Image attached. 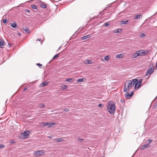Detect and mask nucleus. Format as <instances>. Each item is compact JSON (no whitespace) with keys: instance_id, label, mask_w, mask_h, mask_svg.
Returning a JSON list of instances; mask_svg holds the SVG:
<instances>
[{"instance_id":"nucleus-1","label":"nucleus","mask_w":157,"mask_h":157,"mask_svg":"<svg viewBox=\"0 0 157 157\" xmlns=\"http://www.w3.org/2000/svg\"><path fill=\"white\" fill-rule=\"evenodd\" d=\"M138 81L137 79H133L132 81H127L125 83L124 87V91L126 92L128 90H130L133 87L134 85Z\"/></svg>"},{"instance_id":"nucleus-2","label":"nucleus","mask_w":157,"mask_h":157,"mask_svg":"<svg viewBox=\"0 0 157 157\" xmlns=\"http://www.w3.org/2000/svg\"><path fill=\"white\" fill-rule=\"evenodd\" d=\"M115 106L114 104L109 102L107 105V109L108 112L111 114H113L115 111Z\"/></svg>"},{"instance_id":"nucleus-3","label":"nucleus","mask_w":157,"mask_h":157,"mask_svg":"<svg viewBox=\"0 0 157 157\" xmlns=\"http://www.w3.org/2000/svg\"><path fill=\"white\" fill-rule=\"evenodd\" d=\"M31 132L30 131H26L21 134V137L23 139H26L28 138L29 136V133Z\"/></svg>"},{"instance_id":"nucleus-4","label":"nucleus","mask_w":157,"mask_h":157,"mask_svg":"<svg viewBox=\"0 0 157 157\" xmlns=\"http://www.w3.org/2000/svg\"><path fill=\"white\" fill-rule=\"evenodd\" d=\"M44 152L43 151H38L36 152H35L34 153V155L36 157H38L39 155H43Z\"/></svg>"},{"instance_id":"nucleus-5","label":"nucleus","mask_w":157,"mask_h":157,"mask_svg":"<svg viewBox=\"0 0 157 157\" xmlns=\"http://www.w3.org/2000/svg\"><path fill=\"white\" fill-rule=\"evenodd\" d=\"M140 56H142L146 55L148 54V52L147 51L144 50H140Z\"/></svg>"},{"instance_id":"nucleus-6","label":"nucleus","mask_w":157,"mask_h":157,"mask_svg":"<svg viewBox=\"0 0 157 157\" xmlns=\"http://www.w3.org/2000/svg\"><path fill=\"white\" fill-rule=\"evenodd\" d=\"M154 70V69H152V68H151L150 69H148L147 71L146 76H147L148 75H150L151 74L153 73Z\"/></svg>"},{"instance_id":"nucleus-7","label":"nucleus","mask_w":157,"mask_h":157,"mask_svg":"<svg viewBox=\"0 0 157 157\" xmlns=\"http://www.w3.org/2000/svg\"><path fill=\"white\" fill-rule=\"evenodd\" d=\"M133 58H136L139 56H140V51L139 50L136 52L135 53L133 54Z\"/></svg>"},{"instance_id":"nucleus-8","label":"nucleus","mask_w":157,"mask_h":157,"mask_svg":"<svg viewBox=\"0 0 157 157\" xmlns=\"http://www.w3.org/2000/svg\"><path fill=\"white\" fill-rule=\"evenodd\" d=\"M133 95V92L132 91L131 94H130L129 93H126V94L125 97L127 99H129Z\"/></svg>"},{"instance_id":"nucleus-9","label":"nucleus","mask_w":157,"mask_h":157,"mask_svg":"<svg viewBox=\"0 0 157 157\" xmlns=\"http://www.w3.org/2000/svg\"><path fill=\"white\" fill-rule=\"evenodd\" d=\"M141 86V84L137 82L135 83V88L136 89H138Z\"/></svg>"},{"instance_id":"nucleus-10","label":"nucleus","mask_w":157,"mask_h":157,"mask_svg":"<svg viewBox=\"0 0 157 157\" xmlns=\"http://www.w3.org/2000/svg\"><path fill=\"white\" fill-rule=\"evenodd\" d=\"M149 146H150L149 144H144V145L140 147V148L142 150H143L145 148L148 147H149Z\"/></svg>"},{"instance_id":"nucleus-11","label":"nucleus","mask_w":157,"mask_h":157,"mask_svg":"<svg viewBox=\"0 0 157 157\" xmlns=\"http://www.w3.org/2000/svg\"><path fill=\"white\" fill-rule=\"evenodd\" d=\"M48 82H44L43 83L40 84V87H44L47 85H48Z\"/></svg>"},{"instance_id":"nucleus-12","label":"nucleus","mask_w":157,"mask_h":157,"mask_svg":"<svg viewBox=\"0 0 157 157\" xmlns=\"http://www.w3.org/2000/svg\"><path fill=\"white\" fill-rule=\"evenodd\" d=\"M91 37L90 35H87L86 36H83L82 37V40H86L88 39V38H90Z\"/></svg>"},{"instance_id":"nucleus-13","label":"nucleus","mask_w":157,"mask_h":157,"mask_svg":"<svg viewBox=\"0 0 157 157\" xmlns=\"http://www.w3.org/2000/svg\"><path fill=\"white\" fill-rule=\"evenodd\" d=\"M142 17V15L141 14L136 15L134 17L135 19H140Z\"/></svg>"},{"instance_id":"nucleus-14","label":"nucleus","mask_w":157,"mask_h":157,"mask_svg":"<svg viewBox=\"0 0 157 157\" xmlns=\"http://www.w3.org/2000/svg\"><path fill=\"white\" fill-rule=\"evenodd\" d=\"M122 30V29H117L115 30H114L113 31V32L114 33H121V32Z\"/></svg>"},{"instance_id":"nucleus-15","label":"nucleus","mask_w":157,"mask_h":157,"mask_svg":"<svg viewBox=\"0 0 157 157\" xmlns=\"http://www.w3.org/2000/svg\"><path fill=\"white\" fill-rule=\"evenodd\" d=\"M40 7L43 8H46L47 6L46 5L44 2H41Z\"/></svg>"},{"instance_id":"nucleus-16","label":"nucleus","mask_w":157,"mask_h":157,"mask_svg":"<svg viewBox=\"0 0 157 157\" xmlns=\"http://www.w3.org/2000/svg\"><path fill=\"white\" fill-rule=\"evenodd\" d=\"M85 63L86 64H90L92 63V62L91 60H88V59H86L85 61Z\"/></svg>"},{"instance_id":"nucleus-17","label":"nucleus","mask_w":157,"mask_h":157,"mask_svg":"<svg viewBox=\"0 0 157 157\" xmlns=\"http://www.w3.org/2000/svg\"><path fill=\"white\" fill-rule=\"evenodd\" d=\"M86 78H82L78 79L77 80V82H80L84 81V80H86Z\"/></svg>"},{"instance_id":"nucleus-18","label":"nucleus","mask_w":157,"mask_h":157,"mask_svg":"<svg viewBox=\"0 0 157 157\" xmlns=\"http://www.w3.org/2000/svg\"><path fill=\"white\" fill-rule=\"evenodd\" d=\"M59 53H58V54H56V55H55L52 58V60H51L49 63H50V62L53 60V59H56V58L58 57L59 56Z\"/></svg>"},{"instance_id":"nucleus-19","label":"nucleus","mask_w":157,"mask_h":157,"mask_svg":"<svg viewBox=\"0 0 157 157\" xmlns=\"http://www.w3.org/2000/svg\"><path fill=\"white\" fill-rule=\"evenodd\" d=\"M128 20H126L125 21H121V24H128Z\"/></svg>"},{"instance_id":"nucleus-20","label":"nucleus","mask_w":157,"mask_h":157,"mask_svg":"<svg viewBox=\"0 0 157 157\" xmlns=\"http://www.w3.org/2000/svg\"><path fill=\"white\" fill-rule=\"evenodd\" d=\"M44 105L43 103H40L38 105V107L40 108H42L44 107Z\"/></svg>"},{"instance_id":"nucleus-21","label":"nucleus","mask_w":157,"mask_h":157,"mask_svg":"<svg viewBox=\"0 0 157 157\" xmlns=\"http://www.w3.org/2000/svg\"><path fill=\"white\" fill-rule=\"evenodd\" d=\"M5 44V43L4 41H0V48H2V46L4 45Z\"/></svg>"},{"instance_id":"nucleus-22","label":"nucleus","mask_w":157,"mask_h":157,"mask_svg":"<svg viewBox=\"0 0 157 157\" xmlns=\"http://www.w3.org/2000/svg\"><path fill=\"white\" fill-rule=\"evenodd\" d=\"M23 29L25 31V32L27 33H30V31L29 30V29H28L27 28H23Z\"/></svg>"},{"instance_id":"nucleus-23","label":"nucleus","mask_w":157,"mask_h":157,"mask_svg":"<svg viewBox=\"0 0 157 157\" xmlns=\"http://www.w3.org/2000/svg\"><path fill=\"white\" fill-rule=\"evenodd\" d=\"M31 7L32 9H35L38 10L37 9V7L36 5H32Z\"/></svg>"},{"instance_id":"nucleus-24","label":"nucleus","mask_w":157,"mask_h":157,"mask_svg":"<svg viewBox=\"0 0 157 157\" xmlns=\"http://www.w3.org/2000/svg\"><path fill=\"white\" fill-rule=\"evenodd\" d=\"M54 140L57 142H60L62 141H63L62 139V138H60V139H55Z\"/></svg>"},{"instance_id":"nucleus-25","label":"nucleus","mask_w":157,"mask_h":157,"mask_svg":"<svg viewBox=\"0 0 157 157\" xmlns=\"http://www.w3.org/2000/svg\"><path fill=\"white\" fill-rule=\"evenodd\" d=\"M10 25L13 28H15L17 26V24L15 23H11Z\"/></svg>"},{"instance_id":"nucleus-26","label":"nucleus","mask_w":157,"mask_h":157,"mask_svg":"<svg viewBox=\"0 0 157 157\" xmlns=\"http://www.w3.org/2000/svg\"><path fill=\"white\" fill-rule=\"evenodd\" d=\"M123 56V55L122 54H120L119 55H117L116 56V57L117 58H120L122 57Z\"/></svg>"},{"instance_id":"nucleus-27","label":"nucleus","mask_w":157,"mask_h":157,"mask_svg":"<svg viewBox=\"0 0 157 157\" xmlns=\"http://www.w3.org/2000/svg\"><path fill=\"white\" fill-rule=\"evenodd\" d=\"M55 125V123H49V125L48 126V127L52 126L53 125Z\"/></svg>"},{"instance_id":"nucleus-28","label":"nucleus","mask_w":157,"mask_h":157,"mask_svg":"<svg viewBox=\"0 0 157 157\" xmlns=\"http://www.w3.org/2000/svg\"><path fill=\"white\" fill-rule=\"evenodd\" d=\"M42 124H43L42 125V126H48L49 125V123H43Z\"/></svg>"},{"instance_id":"nucleus-29","label":"nucleus","mask_w":157,"mask_h":157,"mask_svg":"<svg viewBox=\"0 0 157 157\" xmlns=\"http://www.w3.org/2000/svg\"><path fill=\"white\" fill-rule=\"evenodd\" d=\"M66 81L69 82H71L73 80V79L71 78H68L66 80Z\"/></svg>"},{"instance_id":"nucleus-30","label":"nucleus","mask_w":157,"mask_h":157,"mask_svg":"<svg viewBox=\"0 0 157 157\" xmlns=\"http://www.w3.org/2000/svg\"><path fill=\"white\" fill-rule=\"evenodd\" d=\"M146 36V35L144 34V33H141L140 35V37H144Z\"/></svg>"},{"instance_id":"nucleus-31","label":"nucleus","mask_w":157,"mask_h":157,"mask_svg":"<svg viewBox=\"0 0 157 157\" xmlns=\"http://www.w3.org/2000/svg\"><path fill=\"white\" fill-rule=\"evenodd\" d=\"M142 81H143V79H140L139 80V81L138 82L137 81V82H138L139 83L141 84L142 83Z\"/></svg>"},{"instance_id":"nucleus-32","label":"nucleus","mask_w":157,"mask_h":157,"mask_svg":"<svg viewBox=\"0 0 157 157\" xmlns=\"http://www.w3.org/2000/svg\"><path fill=\"white\" fill-rule=\"evenodd\" d=\"M105 60H108L109 59V57L108 56H106L105 57Z\"/></svg>"},{"instance_id":"nucleus-33","label":"nucleus","mask_w":157,"mask_h":157,"mask_svg":"<svg viewBox=\"0 0 157 157\" xmlns=\"http://www.w3.org/2000/svg\"><path fill=\"white\" fill-rule=\"evenodd\" d=\"M62 88L63 89H66L68 88V86L67 85H64Z\"/></svg>"},{"instance_id":"nucleus-34","label":"nucleus","mask_w":157,"mask_h":157,"mask_svg":"<svg viewBox=\"0 0 157 157\" xmlns=\"http://www.w3.org/2000/svg\"><path fill=\"white\" fill-rule=\"evenodd\" d=\"M5 147V146L4 145H2L0 144V148H4Z\"/></svg>"},{"instance_id":"nucleus-35","label":"nucleus","mask_w":157,"mask_h":157,"mask_svg":"<svg viewBox=\"0 0 157 157\" xmlns=\"http://www.w3.org/2000/svg\"><path fill=\"white\" fill-rule=\"evenodd\" d=\"M7 20L6 19H3V22L4 23H6L7 22Z\"/></svg>"},{"instance_id":"nucleus-36","label":"nucleus","mask_w":157,"mask_h":157,"mask_svg":"<svg viewBox=\"0 0 157 157\" xmlns=\"http://www.w3.org/2000/svg\"><path fill=\"white\" fill-rule=\"evenodd\" d=\"M36 65L38 66H39L40 68V66H42V64L38 63H37Z\"/></svg>"},{"instance_id":"nucleus-37","label":"nucleus","mask_w":157,"mask_h":157,"mask_svg":"<svg viewBox=\"0 0 157 157\" xmlns=\"http://www.w3.org/2000/svg\"><path fill=\"white\" fill-rule=\"evenodd\" d=\"M78 140L79 141H82L84 139L81 138H78Z\"/></svg>"},{"instance_id":"nucleus-38","label":"nucleus","mask_w":157,"mask_h":157,"mask_svg":"<svg viewBox=\"0 0 157 157\" xmlns=\"http://www.w3.org/2000/svg\"><path fill=\"white\" fill-rule=\"evenodd\" d=\"M98 106L99 107H102L103 106V105H102V104H99V105H98Z\"/></svg>"},{"instance_id":"nucleus-39","label":"nucleus","mask_w":157,"mask_h":157,"mask_svg":"<svg viewBox=\"0 0 157 157\" xmlns=\"http://www.w3.org/2000/svg\"><path fill=\"white\" fill-rule=\"evenodd\" d=\"M64 111L66 112H67L69 111V109L68 108H66L64 109Z\"/></svg>"},{"instance_id":"nucleus-40","label":"nucleus","mask_w":157,"mask_h":157,"mask_svg":"<svg viewBox=\"0 0 157 157\" xmlns=\"http://www.w3.org/2000/svg\"><path fill=\"white\" fill-rule=\"evenodd\" d=\"M109 24L108 23H105V26H107L108 25H109Z\"/></svg>"},{"instance_id":"nucleus-41","label":"nucleus","mask_w":157,"mask_h":157,"mask_svg":"<svg viewBox=\"0 0 157 157\" xmlns=\"http://www.w3.org/2000/svg\"><path fill=\"white\" fill-rule=\"evenodd\" d=\"M25 11H26V12H27L28 13H29V12H30V10H26Z\"/></svg>"},{"instance_id":"nucleus-42","label":"nucleus","mask_w":157,"mask_h":157,"mask_svg":"<svg viewBox=\"0 0 157 157\" xmlns=\"http://www.w3.org/2000/svg\"><path fill=\"white\" fill-rule=\"evenodd\" d=\"M39 40V41H41V39H40V38L37 39L36 40Z\"/></svg>"},{"instance_id":"nucleus-43","label":"nucleus","mask_w":157,"mask_h":157,"mask_svg":"<svg viewBox=\"0 0 157 157\" xmlns=\"http://www.w3.org/2000/svg\"><path fill=\"white\" fill-rule=\"evenodd\" d=\"M152 141V140L151 139H149V142L150 143Z\"/></svg>"},{"instance_id":"nucleus-44","label":"nucleus","mask_w":157,"mask_h":157,"mask_svg":"<svg viewBox=\"0 0 157 157\" xmlns=\"http://www.w3.org/2000/svg\"><path fill=\"white\" fill-rule=\"evenodd\" d=\"M48 138L49 139H51L52 138V136H48Z\"/></svg>"},{"instance_id":"nucleus-45","label":"nucleus","mask_w":157,"mask_h":157,"mask_svg":"<svg viewBox=\"0 0 157 157\" xmlns=\"http://www.w3.org/2000/svg\"><path fill=\"white\" fill-rule=\"evenodd\" d=\"M18 35H19V36H21V33H18Z\"/></svg>"},{"instance_id":"nucleus-46","label":"nucleus","mask_w":157,"mask_h":157,"mask_svg":"<svg viewBox=\"0 0 157 157\" xmlns=\"http://www.w3.org/2000/svg\"><path fill=\"white\" fill-rule=\"evenodd\" d=\"M27 89V88L26 87H25L24 88V90L25 91V90H26Z\"/></svg>"},{"instance_id":"nucleus-47","label":"nucleus","mask_w":157,"mask_h":157,"mask_svg":"<svg viewBox=\"0 0 157 157\" xmlns=\"http://www.w3.org/2000/svg\"><path fill=\"white\" fill-rule=\"evenodd\" d=\"M61 47V46H60V47L59 48V49H60V48Z\"/></svg>"},{"instance_id":"nucleus-48","label":"nucleus","mask_w":157,"mask_h":157,"mask_svg":"<svg viewBox=\"0 0 157 157\" xmlns=\"http://www.w3.org/2000/svg\"><path fill=\"white\" fill-rule=\"evenodd\" d=\"M155 98L157 99V96Z\"/></svg>"},{"instance_id":"nucleus-49","label":"nucleus","mask_w":157,"mask_h":157,"mask_svg":"<svg viewBox=\"0 0 157 157\" xmlns=\"http://www.w3.org/2000/svg\"><path fill=\"white\" fill-rule=\"evenodd\" d=\"M7 100L6 101V102H7Z\"/></svg>"},{"instance_id":"nucleus-50","label":"nucleus","mask_w":157,"mask_h":157,"mask_svg":"<svg viewBox=\"0 0 157 157\" xmlns=\"http://www.w3.org/2000/svg\"><path fill=\"white\" fill-rule=\"evenodd\" d=\"M121 101L122 102V101L121 100Z\"/></svg>"},{"instance_id":"nucleus-51","label":"nucleus","mask_w":157,"mask_h":157,"mask_svg":"<svg viewBox=\"0 0 157 157\" xmlns=\"http://www.w3.org/2000/svg\"><path fill=\"white\" fill-rule=\"evenodd\" d=\"M101 157H104L103 156Z\"/></svg>"}]
</instances>
